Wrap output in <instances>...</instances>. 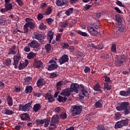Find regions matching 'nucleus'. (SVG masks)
<instances>
[{
    "instance_id": "obj_1",
    "label": "nucleus",
    "mask_w": 130,
    "mask_h": 130,
    "mask_svg": "<svg viewBox=\"0 0 130 130\" xmlns=\"http://www.w3.org/2000/svg\"><path fill=\"white\" fill-rule=\"evenodd\" d=\"M117 111H122L124 110L125 115L129 114L130 112V104L127 102H123L118 103L116 107Z\"/></svg>"
},
{
    "instance_id": "obj_2",
    "label": "nucleus",
    "mask_w": 130,
    "mask_h": 130,
    "mask_svg": "<svg viewBox=\"0 0 130 130\" xmlns=\"http://www.w3.org/2000/svg\"><path fill=\"white\" fill-rule=\"evenodd\" d=\"M128 125V119H125L116 122L115 125V128H120L122 126Z\"/></svg>"
},
{
    "instance_id": "obj_3",
    "label": "nucleus",
    "mask_w": 130,
    "mask_h": 130,
    "mask_svg": "<svg viewBox=\"0 0 130 130\" xmlns=\"http://www.w3.org/2000/svg\"><path fill=\"white\" fill-rule=\"evenodd\" d=\"M31 104H32V103L30 102L26 104L25 105L20 104L19 105L18 108L20 111H23L24 112H26L30 110Z\"/></svg>"
},
{
    "instance_id": "obj_4",
    "label": "nucleus",
    "mask_w": 130,
    "mask_h": 130,
    "mask_svg": "<svg viewBox=\"0 0 130 130\" xmlns=\"http://www.w3.org/2000/svg\"><path fill=\"white\" fill-rule=\"evenodd\" d=\"M71 111L73 116H76V115H79L82 111V107L79 106H73L71 108Z\"/></svg>"
},
{
    "instance_id": "obj_5",
    "label": "nucleus",
    "mask_w": 130,
    "mask_h": 130,
    "mask_svg": "<svg viewBox=\"0 0 130 130\" xmlns=\"http://www.w3.org/2000/svg\"><path fill=\"white\" fill-rule=\"evenodd\" d=\"M14 63L13 66H14L15 69H18V64H19V60L21 59V55H20V52L18 51L17 55L14 56Z\"/></svg>"
},
{
    "instance_id": "obj_6",
    "label": "nucleus",
    "mask_w": 130,
    "mask_h": 130,
    "mask_svg": "<svg viewBox=\"0 0 130 130\" xmlns=\"http://www.w3.org/2000/svg\"><path fill=\"white\" fill-rule=\"evenodd\" d=\"M28 45L30 46V47H32L34 48V50H37L38 48L39 47V44L36 40H34L30 43L28 44Z\"/></svg>"
},
{
    "instance_id": "obj_7",
    "label": "nucleus",
    "mask_w": 130,
    "mask_h": 130,
    "mask_svg": "<svg viewBox=\"0 0 130 130\" xmlns=\"http://www.w3.org/2000/svg\"><path fill=\"white\" fill-rule=\"evenodd\" d=\"M70 89L71 92L79 93V84L78 83H72Z\"/></svg>"
},
{
    "instance_id": "obj_8",
    "label": "nucleus",
    "mask_w": 130,
    "mask_h": 130,
    "mask_svg": "<svg viewBox=\"0 0 130 130\" xmlns=\"http://www.w3.org/2000/svg\"><path fill=\"white\" fill-rule=\"evenodd\" d=\"M59 118L58 115H54L52 119L50 124L51 126H54L56 124L58 123Z\"/></svg>"
},
{
    "instance_id": "obj_9",
    "label": "nucleus",
    "mask_w": 130,
    "mask_h": 130,
    "mask_svg": "<svg viewBox=\"0 0 130 130\" xmlns=\"http://www.w3.org/2000/svg\"><path fill=\"white\" fill-rule=\"evenodd\" d=\"M68 61H69V56L66 54L61 56L59 60L60 64H63V63H66V62H68Z\"/></svg>"
},
{
    "instance_id": "obj_10",
    "label": "nucleus",
    "mask_w": 130,
    "mask_h": 130,
    "mask_svg": "<svg viewBox=\"0 0 130 130\" xmlns=\"http://www.w3.org/2000/svg\"><path fill=\"white\" fill-rule=\"evenodd\" d=\"M87 30H88L90 34L92 35V36H97V35H98V31L91 26H88L87 27Z\"/></svg>"
},
{
    "instance_id": "obj_11",
    "label": "nucleus",
    "mask_w": 130,
    "mask_h": 130,
    "mask_svg": "<svg viewBox=\"0 0 130 130\" xmlns=\"http://www.w3.org/2000/svg\"><path fill=\"white\" fill-rule=\"evenodd\" d=\"M124 62V59L123 58H117L115 59V64L116 67H120Z\"/></svg>"
},
{
    "instance_id": "obj_12",
    "label": "nucleus",
    "mask_w": 130,
    "mask_h": 130,
    "mask_svg": "<svg viewBox=\"0 0 130 130\" xmlns=\"http://www.w3.org/2000/svg\"><path fill=\"white\" fill-rule=\"evenodd\" d=\"M5 7L6 8L7 11H11L13 9V5L10 3L11 0H5Z\"/></svg>"
},
{
    "instance_id": "obj_13",
    "label": "nucleus",
    "mask_w": 130,
    "mask_h": 130,
    "mask_svg": "<svg viewBox=\"0 0 130 130\" xmlns=\"http://www.w3.org/2000/svg\"><path fill=\"white\" fill-rule=\"evenodd\" d=\"M71 89L70 88H67L64 90H63L60 93L61 95L62 96H65V97H69L71 95Z\"/></svg>"
},
{
    "instance_id": "obj_14",
    "label": "nucleus",
    "mask_w": 130,
    "mask_h": 130,
    "mask_svg": "<svg viewBox=\"0 0 130 130\" xmlns=\"http://www.w3.org/2000/svg\"><path fill=\"white\" fill-rule=\"evenodd\" d=\"M28 61L27 59H25V62H20L18 66L19 70H24L27 66H28Z\"/></svg>"
},
{
    "instance_id": "obj_15",
    "label": "nucleus",
    "mask_w": 130,
    "mask_h": 130,
    "mask_svg": "<svg viewBox=\"0 0 130 130\" xmlns=\"http://www.w3.org/2000/svg\"><path fill=\"white\" fill-rule=\"evenodd\" d=\"M45 95V100H48V102H53L54 101V98L50 93H47Z\"/></svg>"
},
{
    "instance_id": "obj_16",
    "label": "nucleus",
    "mask_w": 130,
    "mask_h": 130,
    "mask_svg": "<svg viewBox=\"0 0 130 130\" xmlns=\"http://www.w3.org/2000/svg\"><path fill=\"white\" fill-rule=\"evenodd\" d=\"M120 95L121 96H123L125 97H127V96H130V88L128 89L126 91L122 90L119 92Z\"/></svg>"
},
{
    "instance_id": "obj_17",
    "label": "nucleus",
    "mask_w": 130,
    "mask_h": 130,
    "mask_svg": "<svg viewBox=\"0 0 130 130\" xmlns=\"http://www.w3.org/2000/svg\"><path fill=\"white\" fill-rule=\"evenodd\" d=\"M58 68V65L57 63H52L48 66V71H54Z\"/></svg>"
},
{
    "instance_id": "obj_18",
    "label": "nucleus",
    "mask_w": 130,
    "mask_h": 130,
    "mask_svg": "<svg viewBox=\"0 0 130 130\" xmlns=\"http://www.w3.org/2000/svg\"><path fill=\"white\" fill-rule=\"evenodd\" d=\"M20 118L22 120H30V117H29V115L28 114L24 113L23 114H21L20 116Z\"/></svg>"
},
{
    "instance_id": "obj_19",
    "label": "nucleus",
    "mask_w": 130,
    "mask_h": 130,
    "mask_svg": "<svg viewBox=\"0 0 130 130\" xmlns=\"http://www.w3.org/2000/svg\"><path fill=\"white\" fill-rule=\"evenodd\" d=\"M80 94L82 95V97H84V96H85V97H88V91H87L86 88H84L83 86H81Z\"/></svg>"
},
{
    "instance_id": "obj_20",
    "label": "nucleus",
    "mask_w": 130,
    "mask_h": 130,
    "mask_svg": "<svg viewBox=\"0 0 130 130\" xmlns=\"http://www.w3.org/2000/svg\"><path fill=\"white\" fill-rule=\"evenodd\" d=\"M29 21H30L29 18H27L26 19V22H27V23H26L25 24H26L27 26H28L30 29H34L35 24H34V23Z\"/></svg>"
},
{
    "instance_id": "obj_21",
    "label": "nucleus",
    "mask_w": 130,
    "mask_h": 130,
    "mask_svg": "<svg viewBox=\"0 0 130 130\" xmlns=\"http://www.w3.org/2000/svg\"><path fill=\"white\" fill-rule=\"evenodd\" d=\"M35 66L37 69H40L42 67V62L40 60H35Z\"/></svg>"
},
{
    "instance_id": "obj_22",
    "label": "nucleus",
    "mask_w": 130,
    "mask_h": 130,
    "mask_svg": "<svg viewBox=\"0 0 130 130\" xmlns=\"http://www.w3.org/2000/svg\"><path fill=\"white\" fill-rule=\"evenodd\" d=\"M66 0H56V5L57 7H62L66 5Z\"/></svg>"
},
{
    "instance_id": "obj_23",
    "label": "nucleus",
    "mask_w": 130,
    "mask_h": 130,
    "mask_svg": "<svg viewBox=\"0 0 130 130\" xmlns=\"http://www.w3.org/2000/svg\"><path fill=\"white\" fill-rule=\"evenodd\" d=\"M40 109H41V104H35L32 108V110L35 112H38Z\"/></svg>"
},
{
    "instance_id": "obj_24",
    "label": "nucleus",
    "mask_w": 130,
    "mask_h": 130,
    "mask_svg": "<svg viewBox=\"0 0 130 130\" xmlns=\"http://www.w3.org/2000/svg\"><path fill=\"white\" fill-rule=\"evenodd\" d=\"M32 81V78L30 77H27L24 79V82H23V85H30L31 82Z\"/></svg>"
},
{
    "instance_id": "obj_25",
    "label": "nucleus",
    "mask_w": 130,
    "mask_h": 130,
    "mask_svg": "<svg viewBox=\"0 0 130 130\" xmlns=\"http://www.w3.org/2000/svg\"><path fill=\"white\" fill-rule=\"evenodd\" d=\"M15 50H16V45H13V47H12L9 49V54H13V55H15V54H16L17 52L15 51Z\"/></svg>"
},
{
    "instance_id": "obj_26",
    "label": "nucleus",
    "mask_w": 130,
    "mask_h": 130,
    "mask_svg": "<svg viewBox=\"0 0 130 130\" xmlns=\"http://www.w3.org/2000/svg\"><path fill=\"white\" fill-rule=\"evenodd\" d=\"M37 85L39 88H41L44 85V80L42 78L39 79L37 82Z\"/></svg>"
},
{
    "instance_id": "obj_27",
    "label": "nucleus",
    "mask_w": 130,
    "mask_h": 130,
    "mask_svg": "<svg viewBox=\"0 0 130 130\" xmlns=\"http://www.w3.org/2000/svg\"><path fill=\"white\" fill-rule=\"evenodd\" d=\"M53 34H54V33L51 30H50L48 32V39L49 40V43H51V40H52V39L53 38Z\"/></svg>"
},
{
    "instance_id": "obj_28",
    "label": "nucleus",
    "mask_w": 130,
    "mask_h": 130,
    "mask_svg": "<svg viewBox=\"0 0 130 130\" xmlns=\"http://www.w3.org/2000/svg\"><path fill=\"white\" fill-rule=\"evenodd\" d=\"M43 37L40 34H37L36 35H35V39L39 40L40 42H42V41H43Z\"/></svg>"
},
{
    "instance_id": "obj_29",
    "label": "nucleus",
    "mask_w": 130,
    "mask_h": 130,
    "mask_svg": "<svg viewBox=\"0 0 130 130\" xmlns=\"http://www.w3.org/2000/svg\"><path fill=\"white\" fill-rule=\"evenodd\" d=\"M33 91V87L31 85H28L26 86L25 88V93L28 94V93H31Z\"/></svg>"
},
{
    "instance_id": "obj_30",
    "label": "nucleus",
    "mask_w": 130,
    "mask_h": 130,
    "mask_svg": "<svg viewBox=\"0 0 130 130\" xmlns=\"http://www.w3.org/2000/svg\"><path fill=\"white\" fill-rule=\"evenodd\" d=\"M102 101L101 100L96 102L94 105L95 108H102Z\"/></svg>"
},
{
    "instance_id": "obj_31",
    "label": "nucleus",
    "mask_w": 130,
    "mask_h": 130,
    "mask_svg": "<svg viewBox=\"0 0 130 130\" xmlns=\"http://www.w3.org/2000/svg\"><path fill=\"white\" fill-rule=\"evenodd\" d=\"M37 54L36 53H34L32 52L29 53L27 56V58L28 59H33L35 56H36Z\"/></svg>"
},
{
    "instance_id": "obj_32",
    "label": "nucleus",
    "mask_w": 130,
    "mask_h": 130,
    "mask_svg": "<svg viewBox=\"0 0 130 130\" xmlns=\"http://www.w3.org/2000/svg\"><path fill=\"white\" fill-rule=\"evenodd\" d=\"M74 13V8H69L65 12V15L67 16H70Z\"/></svg>"
},
{
    "instance_id": "obj_33",
    "label": "nucleus",
    "mask_w": 130,
    "mask_h": 130,
    "mask_svg": "<svg viewBox=\"0 0 130 130\" xmlns=\"http://www.w3.org/2000/svg\"><path fill=\"white\" fill-rule=\"evenodd\" d=\"M67 99H68V98L66 96L62 97L61 95H58L57 100L59 102H66Z\"/></svg>"
},
{
    "instance_id": "obj_34",
    "label": "nucleus",
    "mask_w": 130,
    "mask_h": 130,
    "mask_svg": "<svg viewBox=\"0 0 130 130\" xmlns=\"http://www.w3.org/2000/svg\"><path fill=\"white\" fill-rule=\"evenodd\" d=\"M91 47L95 48V49H102L103 48V44H101L99 45L95 46L94 44H91Z\"/></svg>"
},
{
    "instance_id": "obj_35",
    "label": "nucleus",
    "mask_w": 130,
    "mask_h": 130,
    "mask_svg": "<svg viewBox=\"0 0 130 130\" xmlns=\"http://www.w3.org/2000/svg\"><path fill=\"white\" fill-rule=\"evenodd\" d=\"M93 89L94 91H96V92H102V89H101V87H100L99 84H97L94 86Z\"/></svg>"
},
{
    "instance_id": "obj_36",
    "label": "nucleus",
    "mask_w": 130,
    "mask_h": 130,
    "mask_svg": "<svg viewBox=\"0 0 130 130\" xmlns=\"http://www.w3.org/2000/svg\"><path fill=\"white\" fill-rule=\"evenodd\" d=\"M7 102L9 106H13V99L11 96L7 97Z\"/></svg>"
},
{
    "instance_id": "obj_37",
    "label": "nucleus",
    "mask_w": 130,
    "mask_h": 130,
    "mask_svg": "<svg viewBox=\"0 0 130 130\" xmlns=\"http://www.w3.org/2000/svg\"><path fill=\"white\" fill-rule=\"evenodd\" d=\"M116 29L117 32H118V31L119 32H123V31H124V29H125V27L124 26H117Z\"/></svg>"
},
{
    "instance_id": "obj_38",
    "label": "nucleus",
    "mask_w": 130,
    "mask_h": 130,
    "mask_svg": "<svg viewBox=\"0 0 130 130\" xmlns=\"http://www.w3.org/2000/svg\"><path fill=\"white\" fill-rule=\"evenodd\" d=\"M5 113L7 115H11L14 113V111L11 110L10 109H6L5 110Z\"/></svg>"
},
{
    "instance_id": "obj_39",
    "label": "nucleus",
    "mask_w": 130,
    "mask_h": 130,
    "mask_svg": "<svg viewBox=\"0 0 130 130\" xmlns=\"http://www.w3.org/2000/svg\"><path fill=\"white\" fill-rule=\"evenodd\" d=\"M76 32H77V34L79 35H81V36H83L84 37H86V36H88V34H87V32H83L81 30H77Z\"/></svg>"
},
{
    "instance_id": "obj_40",
    "label": "nucleus",
    "mask_w": 130,
    "mask_h": 130,
    "mask_svg": "<svg viewBox=\"0 0 130 130\" xmlns=\"http://www.w3.org/2000/svg\"><path fill=\"white\" fill-rule=\"evenodd\" d=\"M45 49L46 50V52H49L51 50V46L49 44H47L45 47Z\"/></svg>"
},
{
    "instance_id": "obj_41",
    "label": "nucleus",
    "mask_w": 130,
    "mask_h": 130,
    "mask_svg": "<svg viewBox=\"0 0 130 130\" xmlns=\"http://www.w3.org/2000/svg\"><path fill=\"white\" fill-rule=\"evenodd\" d=\"M29 28V27L25 23L24 25V26H23V33H28V31H29V28Z\"/></svg>"
},
{
    "instance_id": "obj_42",
    "label": "nucleus",
    "mask_w": 130,
    "mask_h": 130,
    "mask_svg": "<svg viewBox=\"0 0 130 130\" xmlns=\"http://www.w3.org/2000/svg\"><path fill=\"white\" fill-rule=\"evenodd\" d=\"M104 88L107 90H110V89H111V85H109V83L107 82H105Z\"/></svg>"
},
{
    "instance_id": "obj_43",
    "label": "nucleus",
    "mask_w": 130,
    "mask_h": 130,
    "mask_svg": "<svg viewBox=\"0 0 130 130\" xmlns=\"http://www.w3.org/2000/svg\"><path fill=\"white\" fill-rule=\"evenodd\" d=\"M39 29L41 30H46V28H47L46 25H44L43 23H41L40 25L39 26Z\"/></svg>"
},
{
    "instance_id": "obj_44",
    "label": "nucleus",
    "mask_w": 130,
    "mask_h": 130,
    "mask_svg": "<svg viewBox=\"0 0 130 130\" xmlns=\"http://www.w3.org/2000/svg\"><path fill=\"white\" fill-rule=\"evenodd\" d=\"M12 60L10 58H8L6 59V60L4 62V63L5 66H10L11 64Z\"/></svg>"
},
{
    "instance_id": "obj_45",
    "label": "nucleus",
    "mask_w": 130,
    "mask_h": 130,
    "mask_svg": "<svg viewBox=\"0 0 130 130\" xmlns=\"http://www.w3.org/2000/svg\"><path fill=\"white\" fill-rule=\"evenodd\" d=\"M45 122V119L42 120V119H38L36 121V123L38 125H40V124H43Z\"/></svg>"
},
{
    "instance_id": "obj_46",
    "label": "nucleus",
    "mask_w": 130,
    "mask_h": 130,
    "mask_svg": "<svg viewBox=\"0 0 130 130\" xmlns=\"http://www.w3.org/2000/svg\"><path fill=\"white\" fill-rule=\"evenodd\" d=\"M57 76H58V74L57 73V72H53L52 73H51L50 75V78H51V79H53V78H56Z\"/></svg>"
},
{
    "instance_id": "obj_47",
    "label": "nucleus",
    "mask_w": 130,
    "mask_h": 130,
    "mask_svg": "<svg viewBox=\"0 0 130 130\" xmlns=\"http://www.w3.org/2000/svg\"><path fill=\"white\" fill-rule=\"evenodd\" d=\"M68 25H69V22L65 21L63 22L61 25V27H62V28H66V27H68Z\"/></svg>"
},
{
    "instance_id": "obj_48",
    "label": "nucleus",
    "mask_w": 130,
    "mask_h": 130,
    "mask_svg": "<svg viewBox=\"0 0 130 130\" xmlns=\"http://www.w3.org/2000/svg\"><path fill=\"white\" fill-rule=\"evenodd\" d=\"M24 51H25V52H30V51H31V49H30V46L27 45V46L24 47Z\"/></svg>"
},
{
    "instance_id": "obj_49",
    "label": "nucleus",
    "mask_w": 130,
    "mask_h": 130,
    "mask_svg": "<svg viewBox=\"0 0 130 130\" xmlns=\"http://www.w3.org/2000/svg\"><path fill=\"white\" fill-rule=\"evenodd\" d=\"M111 51H112V52H114V53L116 52V45L113 44L112 45Z\"/></svg>"
},
{
    "instance_id": "obj_50",
    "label": "nucleus",
    "mask_w": 130,
    "mask_h": 130,
    "mask_svg": "<svg viewBox=\"0 0 130 130\" xmlns=\"http://www.w3.org/2000/svg\"><path fill=\"white\" fill-rule=\"evenodd\" d=\"M63 83L62 82V81H59L57 83V85H56V87H57V88L58 89H60V86H62Z\"/></svg>"
},
{
    "instance_id": "obj_51",
    "label": "nucleus",
    "mask_w": 130,
    "mask_h": 130,
    "mask_svg": "<svg viewBox=\"0 0 130 130\" xmlns=\"http://www.w3.org/2000/svg\"><path fill=\"white\" fill-rule=\"evenodd\" d=\"M51 12H52L51 8L49 7L46 11L45 14L47 15V16H48L51 14Z\"/></svg>"
},
{
    "instance_id": "obj_52",
    "label": "nucleus",
    "mask_w": 130,
    "mask_h": 130,
    "mask_svg": "<svg viewBox=\"0 0 130 130\" xmlns=\"http://www.w3.org/2000/svg\"><path fill=\"white\" fill-rule=\"evenodd\" d=\"M116 21L117 22H118V23H121V21H122V19L120 16H116Z\"/></svg>"
},
{
    "instance_id": "obj_53",
    "label": "nucleus",
    "mask_w": 130,
    "mask_h": 130,
    "mask_svg": "<svg viewBox=\"0 0 130 130\" xmlns=\"http://www.w3.org/2000/svg\"><path fill=\"white\" fill-rule=\"evenodd\" d=\"M109 58V55L107 54H102L101 55V58Z\"/></svg>"
},
{
    "instance_id": "obj_54",
    "label": "nucleus",
    "mask_w": 130,
    "mask_h": 130,
    "mask_svg": "<svg viewBox=\"0 0 130 130\" xmlns=\"http://www.w3.org/2000/svg\"><path fill=\"white\" fill-rule=\"evenodd\" d=\"M121 117V114L119 113H116L115 114V118L116 119H119Z\"/></svg>"
},
{
    "instance_id": "obj_55",
    "label": "nucleus",
    "mask_w": 130,
    "mask_h": 130,
    "mask_svg": "<svg viewBox=\"0 0 130 130\" xmlns=\"http://www.w3.org/2000/svg\"><path fill=\"white\" fill-rule=\"evenodd\" d=\"M90 72H91V69H90V68H89L88 67H86L84 69V73H85V74H87L88 73H90Z\"/></svg>"
},
{
    "instance_id": "obj_56",
    "label": "nucleus",
    "mask_w": 130,
    "mask_h": 130,
    "mask_svg": "<svg viewBox=\"0 0 130 130\" xmlns=\"http://www.w3.org/2000/svg\"><path fill=\"white\" fill-rule=\"evenodd\" d=\"M44 121H45L44 122V123H45L44 126L45 127H47V126H48V125H49V120L45 119Z\"/></svg>"
},
{
    "instance_id": "obj_57",
    "label": "nucleus",
    "mask_w": 130,
    "mask_h": 130,
    "mask_svg": "<svg viewBox=\"0 0 130 130\" xmlns=\"http://www.w3.org/2000/svg\"><path fill=\"white\" fill-rule=\"evenodd\" d=\"M105 83H109L111 82L110 80V77H108V76H105Z\"/></svg>"
},
{
    "instance_id": "obj_58",
    "label": "nucleus",
    "mask_w": 130,
    "mask_h": 130,
    "mask_svg": "<svg viewBox=\"0 0 130 130\" xmlns=\"http://www.w3.org/2000/svg\"><path fill=\"white\" fill-rule=\"evenodd\" d=\"M60 117L62 118V119H66V118H67V113H62L60 115Z\"/></svg>"
},
{
    "instance_id": "obj_59",
    "label": "nucleus",
    "mask_w": 130,
    "mask_h": 130,
    "mask_svg": "<svg viewBox=\"0 0 130 130\" xmlns=\"http://www.w3.org/2000/svg\"><path fill=\"white\" fill-rule=\"evenodd\" d=\"M61 46H62V47H63V48H68V47H70L69 44L67 43H62Z\"/></svg>"
},
{
    "instance_id": "obj_60",
    "label": "nucleus",
    "mask_w": 130,
    "mask_h": 130,
    "mask_svg": "<svg viewBox=\"0 0 130 130\" xmlns=\"http://www.w3.org/2000/svg\"><path fill=\"white\" fill-rule=\"evenodd\" d=\"M16 3H17L18 5H19V6L20 7H22L24 4L23 3V1H22V0H16Z\"/></svg>"
},
{
    "instance_id": "obj_61",
    "label": "nucleus",
    "mask_w": 130,
    "mask_h": 130,
    "mask_svg": "<svg viewBox=\"0 0 130 130\" xmlns=\"http://www.w3.org/2000/svg\"><path fill=\"white\" fill-rule=\"evenodd\" d=\"M116 5H117L118 6H119V7H122V8H124V5H123L121 3V2L120 1H117Z\"/></svg>"
},
{
    "instance_id": "obj_62",
    "label": "nucleus",
    "mask_w": 130,
    "mask_h": 130,
    "mask_svg": "<svg viewBox=\"0 0 130 130\" xmlns=\"http://www.w3.org/2000/svg\"><path fill=\"white\" fill-rule=\"evenodd\" d=\"M60 38H61V34H59L56 37V41H60Z\"/></svg>"
},
{
    "instance_id": "obj_63",
    "label": "nucleus",
    "mask_w": 130,
    "mask_h": 130,
    "mask_svg": "<svg viewBox=\"0 0 130 130\" xmlns=\"http://www.w3.org/2000/svg\"><path fill=\"white\" fill-rule=\"evenodd\" d=\"M98 130H105V128L103 125H99L97 127Z\"/></svg>"
},
{
    "instance_id": "obj_64",
    "label": "nucleus",
    "mask_w": 130,
    "mask_h": 130,
    "mask_svg": "<svg viewBox=\"0 0 130 130\" xmlns=\"http://www.w3.org/2000/svg\"><path fill=\"white\" fill-rule=\"evenodd\" d=\"M5 20L4 18H0V24H1V25H5Z\"/></svg>"
}]
</instances>
